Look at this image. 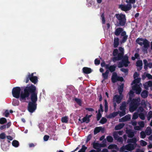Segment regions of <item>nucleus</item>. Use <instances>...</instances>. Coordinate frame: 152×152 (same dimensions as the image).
<instances>
[{"mask_svg":"<svg viewBox=\"0 0 152 152\" xmlns=\"http://www.w3.org/2000/svg\"><path fill=\"white\" fill-rule=\"evenodd\" d=\"M116 67V65L115 64L110 66L109 69V71H110L111 72H113L115 70Z\"/></svg>","mask_w":152,"mask_h":152,"instance_id":"cd10ccee","label":"nucleus"},{"mask_svg":"<svg viewBox=\"0 0 152 152\" xmlns=\"http://www.w3.org/2000/svg\"><path fill=\"white\" fill-rule=\"evenodd\" d=\"M115 16L118 20V26H124L126 23V18L125 15L122 13L116 14Z\"/></svg>","mask_w":152,"mask_h":152,"instance_id":"39448f33","label":"nucleus"},{"mask_svg":"<svg viewBox=\"0 0 152 152\" xmlns=\"http://www.w3.org/2000/svg\"><path fill=\"white\" fill-rule=\"evenodd\" d=\"M75 100L76 101L77 103L80 106H81L82 104V102L81 100L77 98H75Z\"/></svg>","mask_w":152,"mask_h":152,"instance_id":"09e8293b","label":"nucleus"},{"mask_svg":"<svg viewBox=\"0 0 152 152\" xmlns=\"http://www.w3.org/2000/svg\"><path fill=\"white\" fill-rule=\"evenodd\" d=\"M131 119L130 115H126L124 117L121 118V121L122 122H125Z\"/></svg>","mask_w":152,"mask_h":152,"instance_id":"b1692460","label":"nucleus"},{"mask_svg":"<svg viewBox=\"0 0 152 152\" xmlns=\"http://www.w3.org/2000/svg\"><path fill=\"white\" fill-rule=\"evenodd\" d=\"M12 144L13 146L15 147H18L19 145V143L18 141L15 140L13 141Z\"/></svg>","mask_w":152,"mask_h":152,"instance_id":"f704fd0d","label":"nucleus"},{"mask_svg":"<svg viewBox=\"0 0 152 152\" xmlns=\"http://www.w3.org/2000/svg\"><path fill=\"white\" fill-rule=\"evenodd\" d=\"M119 53L118 50L117 49H115L113 51V55L114 57H116L118 55Z\"/></svg>","mask_w":152,"mask_h":152,"instance_id":"79ce46f5","label":"nucleus"},{"mask_svg":"<svg viewBox=\"0 0 152 152\" xmlns=\"http://www.w3.org/2000/svg\"><path fill=\"white\" fill-rule=\"evenodd\" d=\"M83 72L86 74H88L91 73L92 72L91 69L87 67H84L83 68Z\"/></svg>","mask_w":152,"mask_h":152,"instance_id":"dca6fc26","label":"nucleus"},{"mask_svg":"<svg viewBox=\"0 0 152 152\" xmlns=\"http://www.w3.org/2000/svg\"><path fill=\"white\" fill-rule=\"evenodd\" d=\"M139 116L140 118L142 120H144L145 119V116L143 113H140L139 114Z\"/></svg>","mask_w":152,"mask_h":152,"instance_id":"8fccbe9b","label":"nucleus"},{"mask_svg":"<svg viewBox=\"0 0 152 152\" xmlns=\"http://www.w3.org/2000/svg\"><path fill=\"white\" fill-rule=\"evenodd\" d=\"M7 122V119L4 118H0V124H3L6 123Z\"/></svg>","mask_w":152,"mask_h":152,"instance_id":"58836bf2","label":"nucleus"},{"mask_svg":"<svg viewBox=\"0 0 152 152\" xmlns=\"http://www.w3.org/2000/svg\"><path fill=\"white\" fill-rule=\"evenodd\" d=\"M92 137V135L91 134H89L88 136L86 141V143H87L91 139Z\"/></svg>","mask_w":152,"mask_h":152,"instance_id":"052dcab7","label":"nucleus"},{"mask_svg":"<svg viewBox=\"0 0 152 152\" xmlns=\"http://www.w3.org/2000/svg\"><path fill=\"white\" fill-rule=\"evenodd\" d=\"M37 93L36 87L31 86V87H27L24 90V92L21 94V101L26 102V100L30 99L31 100V101L28 102L27 106V110L30 113H33L37 109Z\"/></svg>","mask_w":152,"mask_h":152,"instance_id":"f257e3e1","label":"nucleus"},{"mask_svg":"<svg viewBox=\"0 0 152 152\" xmlns=\"http://www.w3.org/2000/svg\"><path fill=\"white\" fill-rule=\"evenodd\" d=\"M141 104L142 105L146 106V102L144 99H142L141 102Z\"/></svg>","mask_w":152,"mask_h":152,"instance_id":"774afa93","label":"nucleus"},{"mask_svg":"<svg viewBox=\"0 0 152 152\" xmlns=\"http://www.w3.org/2000/svg\"><path fill=\"white\" fill-rule=\"evenodd\" d=\"M128 134V136L129 138H132L134 136V133L131 130H129L126 132Z\"/></svg>","mask_w":152,"mask_h":152,"instance_id":"a878e982","label":"nucleus"},{"mask_svg":"<svg viewBox=\"0 0 152 152\" xmlns=\"http://www.w3.org/2000/svg\"><path fill=\"white\" fill-rule=\"evenodd\" d=\"M120 70L122 72L125 73L126 74H127L128 73V70L127 69L122 68L120 69Z\"/></svg>","mask_w":152,"mask_h":152,"instance_id":"bf43d9fd","label":"nucleus"},{"mask_svg":"<svg viewBox=\"0 0 152 152\" xmlns=\"http://www.w3.org/2000/svg\"><path fill=\"white\" fill-rule=\"evenodd\" d=\"M32 83L36 84L38 82V78L37 76H34L30 78L29 79Z\"/></svg>","mask_w":152,"mask_h":152,"instance_id":"5701e85b","label":"nucleus"},{"mask_svg":"<svg viewBox=\"0 0 152 152\" xmlns=\"http://www.w3.org/2000/svg\"><path fill=\"white\" fill-rule=\"evenodd\" d=\"M136 66L137 67H139V69H137L138 70H140L142 69V62L141 60H138L136 62Z\"/></svg>","mask_w":152,"mask_h":152,"instance_id":"2eb2a0df","label":"nucleus"},{"mask_svg":"<svg viewBox=\"0 0 152 152\" xmlns=\"http://www.w3.org/2000/svg\"><path fill=\"white\" fill-rule=\"evenodd\" d=\"M19 101L15 99H13L12 100V104L14 106H15L18 105L19 104Z\"/></svg>","mask_w":152,"mask_h":152,"instance_id":"e433bc0d","label":"nucleus"},{"mask_svg":"<svg viewBox=\"0 0 152 152\" xmlns=\"http://www.w3.org/2000/svg\"><path fill=\"white\" fill-rule=\"evenodd\" d=\"M123 30V29L121 28H118L115 30V34L116 36H118L124 31Z\"/></svg>","mask_w":152,"mask_h":152,"instance_id":"f3484780","label":"nucleus"},{"mask_svg":"<svg viewBox=\"0 0 152 152\" xmlns=\"http://www.w3.org/2000/svg\"><path fill=\"white\" fill-rule=\"evenodd\" d=\"M126 150V148L125 146H123L121 147L120 149V151L121 152H124L125 151V150Z\"/></svg>","mask_w":152,"mask_h":152,"instance_id":"0e129e2a","label":"nucleus"},{"mask_svg":"<svg viewBox=\"0 0 152 152\" xmlns=\"http://www.w3.org/2000/svg\"><path fill=\"white\" fill-rule=\"evenodd\" d=\"M104 111L106 112L108 110V103L107 100L106 99L104 100Z\"/></svg>","mask_w":152,"mask_h":152,"instance_id":"c9c22d12","label":"nucleus"},{"mask_svg":"<svg viewBox=\"0 0 152 152\" xmlns=\"http://www.w3.org/2000/svg\"><path fill=\"white\" fill-rule=\"evenodd\" d=\"M136 41L137 43L140 46L143 45L142 51L145 53H147L148 49L150 46L149 42L148 40L146 39L138 38L137 39Z\"/></svg>","mask_w":152,"mask_h":152,"instance_id":"f03ea898","label":"nucleus"},{"mask_svg":"<svg viewBox=\"0 0 152 152\" xmlns=\"http://www.w3.org/2000/svg\"><path fill=\"white\" fill-rule=\"evenodd\" d=\"M34 73H32L31 74H30V73H28L27 76L26 77V83H27L28 82L29 79H30V78L34 77Z\"/></svg>","mask_w":152,"mask_h":152,"instance_id":"bb28decb","label":"nucleus"},{"mask_svg":"<svg viewBox=\"0 0 152 152\" xmlns=\"http://www.w3.org/2000/svg\"><path fill=\"white\" fill-rule=\"evenodd\" d=\"M119 39L118 38H114L113 42V47L114 48H116L119 44Z\"/></svg>","mask_w":152,"mask_h":152,"instance_id":"6ab92c4d","label":"nucleus"},{"mask_svg":"<svg viewBox=\"0 0 152 152\" xmlns=\"http://www.w3.org/2000/svg\"><path fill=\"white\" fill-rule=\"evenodd\" d=\"M144 110L143 108L142 107H139L137 111L138 112H140V113H142Z\"/></svg>","mask_w":152,"mask_h":152,"instance_id":"680f3d73","label":"nucleus"},{"mask_svg":"<svg viewBox=\"0 0 152 152\" xmlns=\"http://www.w3.org/2000/svg\"><path fill=\"white\" fill-rule=\"evenodd\" d=\"M124 86L123 84L121 85L118 88V92L120 95H121L123 92V90Z\"/></svg>","mask_w":152,"mask_h":152,"instance_id":"37998d69","label":"nucleus"},{"mask_svg":"<svg viewBox=\"0 0 152 152\" xmlns=\"http://www.w3.org/2000/svg\"><path fill=\"white\" fill-rule=\"evenodd\" d=\"M102 129L103 130V128H102L101 126L97 127L95 128L94 130V134H96Z\"/></svg>","mask_w":152,"mask_h":152,"instance_id":"aec40b11","label":"nucleus"},{"mask_svg":"<svg viewBox=\"0 0 152 152\" xmlns=\"http://www.w3.org/2000/svg\"><path fill=\"white\" fill-rule=\"evenodd\" d=\"M102 116L101 114L100 113L99 111V112H98V113L96 115V119L97 121H98L100 120L102 117Z\"/></svg>","mask_w":152,"mask_h":152,"instance_id":"3c124183","label":"nucleus"},{"mask_svg":"<svg viewBox=\"0 0 152 152\" xmlns=\"http://www.w3.org/2000/svg\"><path fill=\"white\" fill-rule=\"evenodd\" d=\"M145 132L147 135H150L152 132V130L151 127H148L146 128Z\"/></svg>","mask_w":152,"mask_h":152,"instance_id":"72a5a7b5","label":"nucleus"},{"mask_svg":"<svg viewBox=\"0 0 152 152\" xmlns=\"http://www.w3.org/2000/svg\"><path fill=\"white\" fill-rule=\"evenodd\" d=\"M35 86L33 84H31L30 86H27L26 87H24L23 88V91H22L20 93L21 91V88L20 87H14L12 91V94L13 96L17 99H18L20 97V96L21 95V94L22 93H23L24 92V90L26 89L27 87H31V86Z\"/></svg>","mask_w":152,"mask_h":152,"instance_id":"7ed1b4c3","label":"nucleus"},{"mask_svg":"<svg viewBox=\"0 0 152 152\" xmlns=\"http://www.w3.org/2000/svg\"><path fill=\"white\" fill-rule=\"evenodd\" d=\"M87 149V147H86L84 145H83L82 146V148L78 151V152H85Z\"/></svg>","mask_w":152,"mask_h":152,"instance_id":"de8ad7c7","label":"nucleus"},{"mask_svg":"<svg viewBox=\"0 0 152 152\" xmlns=\"http://www.w3.org/2000/svg\"><path fill=\"white\" fill-rule=\"evenodd\" d=\"M107 119L104 117H102L99 121V123L102 124H104L107 122Z\"/></svg>","mask_w":152,"mask_h":152,"instance_id":"ea45409f","label":"nucleus"},{"mask_svg":"<svg viewBox=\"0 0 152 152\" xmlns=\"http://www.w3.org/2000/svg\"><path fill=\"white\" fill-rule=\"evenodd\" d=\"M118 49L120 52L119 53L118 56L117 57H114L112 58V61L114 62H115L116 61L121 60L124 57V48L121 47H120Z\"/></svg>","mask_w":152,"mask_h":152,"instance_id":"0eeeda50","label":"nucleus"},{"mask_svg":"<svg viewBox=\"0 0 152 152\" xmlns=\"http://www.w3.org/2000/svg\"><path fill=\"white\" fill-rule=\"evenodd\" d=\"M6 138V135L3 132L0 134V139H4Z\"/></svg>","mask_w":152,"mask_h":152,"instance_id":"4d7b16f0","label":"nucleus"},{"mask_svg":"<svg viewBox=\"0 0 152 152\" xmlns=\"http://www.w3.org/2000/svg\"><path fill=\"white\" fill-rule=\"evenodd\" d=\"M143 63L144 64V68L145 70L147 69V66L148 64V61L146 59H144L143 60Z\"/></svg>","mask_w":152,"mask_h":152,"instance_id":"a18cd8bd","label":"nucleus"},{"mask_svg":"<svg viewBox=\"0 0 152 152\" xmlns=\"http://www.w3.org/2000/svg\"><path fill=\"white\" fill-rule=\"evenodd\" d=\"M147 144V142L142 140L140 141V145L141 146H146Z\"/></svg>","mask_w":152,"mask_h":152,"instance_id":"5fc2aeb1","label":"nucleus"},{"mask_svg":"<svg viewBox=\"0 0 152 152\" xmlns=\"http://www.w3.org/2000/svg\"><path fill=\"white\" fill-rule=\"evenodd\" d=\"M108 148L109 149H115L117 150L118 149L117 145L114 144H110L109 145L108 147Z\"/></svg>","mask_w":152,"mask_h":152,"instance_id":"c85d7f7f","label":"nucleus"},{"mask_svg":"<svg viewBox=\"0 0 152 152\" xmlns=\"http://www.w3.org/2000/svg\"><path fill=\"white\" fill-rule=\"evenodd\" d=\"M124 125L125 124L124 123L119 124L118 125H117L115 126V130L120 129L124 127Z\"/></svg>","mask_w":152,"mask_h":152,"instance_id":"4be33fe9","label":"nucleus"},{"mask_svg":"<svg viewBox=\"0 0 152 152\" xmlns=\"http://www.w3.org/2000/svg\"><path fill=\"white\" fill-rule=\"evenodd\" d=\"M145 88L146 89H147L148 87H151V88L152 87V82L151 81H149L145 84L144 85Z\"/></svg>","mask_w":152,"mask_h":152,"instance_id":"c756f323","label":"nucleus"},{"mask_svg":"<svg viewBox=\"0 0 152 152\" xmlns=\"http://www.w3.org/2000/svg\"><path fill=\"white\" fill-rule=\"evenodd\" d=\"M138 124H139L140 126V127L141 128L145 126V124L143 121L139 122Z\"/></svg>","mask_w":152,"mask_h":152,"instance_id":"e2e57ef3","label":"nucleus"},{"mask_svg":"<svg viewBox=\"0 0 152 152\" xmlns=\"http://www.w3.org/2000/svg\"><path fill=\"white\" fill-rule=\"evenodd\" d=\"M132 88L133 90L135 91L136 94H140L141 91V88L139 85L135 84L132 86Z\"/></svg>","mask_w":152,"mask_h":152,"instance_id":"1a4fd4ad","label":"nucleus"},{"mask_svg":"<svg viewBox=\"0 0 152 152\" xmlns=\"http://www.w3.org/2000/svg\"><path fill=\"white\" fill-rule=\"evenodd\" d=\"M122 99V97L120 96L116 95L113 96V102H115L118 104L121 102Z\"/></svg>","mask_w":152,"mask_h":152,"instance_id":"f8f14e48","label":"nucleus"},{"mask_svg":"<svg viewBox=\"0 0 152 152\" xmlns=\"http://www.w3.org/2000/svg\"><path fill=\"white\" fill-rule=\"evenodd\" d=\"M138 116L139 114H138L136 112L134 113L133 115L132 119L134 120L138 118Z\"/></svg>","mask_w":152,"mask_h":152,"instance_id":"603ef678","label":"nucleus"},{"mask_svg":"<svg viewBox=\"0 0 152 152\" xmlns=\"http://www.w3.org/2000/svg\"><path fill=\"white\" fill-rule=\"evenodd\" d=\"M105 144H99L97 142H94L93 143V148L95 149L98 150V149H100L98 147H105Z\"/></svg>","mask_w":152,"mask_h":152,"instance_id":"ddd939ff","label":"nucleus"},{"mask_svg":"<svg viewBox=\"0 0 152 152\" xmlns=\"http://www.w3.org/2000/svg\"><path fill=\"white\" fill-rule=\"evenodd\" d=\"M100 107H99V110H98V112H99V111H100V112H103V111H104V110L103 109V106H102V104H100Z\"/></svg>","mask_w":152,"mask_h":152,"instance_id":"69168bd1","label":"nucleus"},{"mask_svg":"<svg viewBox=\"0 0 152 152\" xmlns=\"http://www.w3.org/2000/svg\"><path fill=\"white\" fill-rule=\"evenodd\" d=\"M61 121L62 123H67L68 122V117L67 116H65L62 118Z\"/></svg>","mask_w":152,"mask_h":152,"instance_id":"a19ab883","label":"nucleus"},{"mask_svg":"<svg viewBox=\"0 0 152 152\" xmlns=\"http://www.w3.org/2000/svg\"><path fill=\"white\" fill-rule=\"evenodd\" d=\"M100 63V61L99 60H98L97 58L95 59L94 60V64L95 65H99Z\"/></svg>","mask_w":152,"mask_h":152,"instance_id":"338daca9","label":"nucleus"},{"mask_svg":"<svg viewBox=\"0 0 152 152\" xmlns=\"http://www.w3.org/2000/svg\"><path fill=\"white\" fill-rule=\"evenodd\" d=\"M141 96L143 98H146L148 96V92L146 90L143 91L141 94Z\"/></svg>","mask_w":152,"mask_h":152,"instance_id":"393cba45","label":"nucleus"},{"mask_svg":"<svg viewBox=\"0 0 152 152\" xmlns=\"http://www.w3.org/2000/svg\"><path fill=\"white\" fill-rule=\"evenodd\" d=\"M126 107V104L125 102L122 103L121 105L120 106V109L121 110H125Z\"/></svg>","mask_w":152,"mask_h":152,"instance_id":"7c9ffc66","label":"nucleus"},{"mask_svg":"<svg viewBox=\"0 0 152 152\" xmlns=\"http://www.w3.org/2000/svg\"><path fill=\"white\" fill-rule=\"evenodd\" d=\"M140 137L142 138L143 139L146 137V133H145L144 131L141 132L140 133Z\"/></svg>","mask_w":152,"mask_h":152,"instance_id":"864d4df0","label":"nucleus"},{"mask_svg":"<svg viewBox=\"0 0 152 152\" xmlns=\"http://www.w3.org/2000/svg\"><path fill=\"white\" fill-rule=\"evenodd\" d=\"M121 62H120L118 64V68H120L123 66L126 67H127L129 64L130 63L129 61L128 57L126 55L124 56V57L121 59Z\"/></svg>","mask_w":152,"mask_h":152,"instance_id":"423d86ee","label":"nucleus"},{"mask_svg":"<svg viewBox=\"0 0 152 152\" xmlns=\"http://www.w3.org/2000/svg\"><path fill=\"white\" fill-rule=\"evenodd\" d=\"M118 113L119 112H114L110 114L109 115V117L110 118H114L116 116Z\"/></svg>","mask_w":152,"mask_h":152,"instance_id":"2f4dec72","label":"nucleus"},{"mask_svg":"<svg viewBox=\"0 0 152 152\" xmlns=\"http://www.w3.org/2000/svg\"><path fill=\"white\" fill-rule=\"evenodd\" d=\"M118 77L117 74L115 72L113 73L111 77V80L113 83H115L117 81V79Z\"/></svg>","mask_w":152,"mask_h":152,"instance_id":"4468645a","label":"nucleus"},{"mask_svg":"<svg viewBox=\"0 0 152 152\" xmlns=\"http://www.w3.org/2000/svg\"><path fill=\"white\" fill-rule=\"evenodd\" d=\"M119 8L122 10L126 12L130 10L132 8V6L131 4H128L126 5L121 4L119 5Z\"/></svg>","mask_w":152,"mask_h":152,"instance_id":"6e6552de","label":"nucleus"},{"mask_svg":"<svg viewBox=\"0 0 152 152\" xmlns=\"http://www.w3.org/2000/svg\"><path fill=\"white\" fill-rule=\"evenodd\" d=\"M152 118V111H150L148 114V120H150V119L151 118Z\"/></svg>","mask_w":152,"mask_h":152,"instance_id":"13d9d810","label":"nucleus"},{"mask_svg":"<svg viewBox=\"0 0 152 152\" xmlns=\"http://www.w3.org/2000/svg\"><path fill=\"white\" fill-rule=\"evenodd\" d=\"M88 115H86L85 117H84L82 119L83 122H85L87 121L86 123H88L90 121V119H89L87 117Z\"/></svg>","mask_w":152,"mask_h":152,"instance_id":"4c0bfd02","label":"nucleus"},{"mask_svg":"<svg viewBox=\"0 0 152 152\" xmlns=\"http://www.w3.org/2000/svg\"><path fill=\"white\" fill-rule=\"evenodd\" d=\"M107 140L108 142H113V138L112 137L110 136H108L106 137Z\"/></svg>","mask_w":152,"mask_h":152,"instance_id":"49530a36","label":"nucleus"},{"mask_svg":"<svg viewBox=\"0 0 152 152\" xmlns=\"http://www.w3.org/2000/svg\"><path fill=\"white\" fill-rule=\"evenodd\" d=\"M121 36L123 37L121 41L122 43L125 42L127 40L128 36L126 35V33L125 31H123L121 34Z\"/></svg>","mask_w":152,"mask_h":152,"instance_id":"9b49d317","label":"nucleus"},{"mask_svg":"<svg viewBox=\"0 0 152 152\" xmlns=\"http://www.w3.org/2000/svg\"><path fill=\"white\" fill-rule=\"evenodd\" d=\"M137 141V139L135 137H134L132 139H128L127 141L128 143H134L133 144L136 145V142Z\"/></svg>","mask_w":152,"mask_h":152,"instance_id":"412c9836","label":"nucleus"},{"mask_svg":"<svg viewBox=\"0 0 152 152\" xmlns=\"http://www.w3.org/2000/svg\"><path fill=\"white\" fill-rule=\"evenodd\" d=\"M136 145L132 143H129L125 145L126 150L128 151H131L134 149L136 147Z\"/></svg>","mask_w":152,"mask_h":152,"instance_id":"9d476101","label":"nucleus"},{"mask_svg":"<svg viewBox=\"0 0 152 152\" xmlns=\"http://www.w3.org/2000/svg\"><path fill=\"white\" fill-rule=\"evenodd\" d=\"M140 99H133L129 104V110L130 112L134 111L140 104Z\"/></svg>","mask_w":152,"mask_h":152,"instance_id":"20e7f679","label":"nucleus"},{"mask_svg":"<svg viewBox=\"0 0 152 152\" xmlns=\"http://www.w3.org/2000/svg\"><path fill=\"white\" fill-rule=\"evenodd\" d=\"M119 113V115L120 117L123 116L124 115L126 114V110L122 111H118Z\"/></svg>","mask_w":152,"mask_h":152,"instance_id":"6e6d98bb","label":"nucleus"},{"mask_svg":"<svg viewBox=\"0 0 152 152\" xmlns=\"http://www.w3.org/2000/svg\"><path fill=\"white\" fill-rule=\"evenodd\" d=\"M134 61L136 59H140V56L138 53H136L134 55V56H132L131 58Z\"/></svg>","mask_w":152,"mask_h":152,"instance_id":"473e14b6","label":"nucleus"},{"mask_svg":"<svg viewBox=\"0 0 152 152\" xmlns=\"http://www.w3.org/2000/svg\"><path fill=\"white\" fill-rule=\"evenodd\" d=\"M109 72V70H107L104 73H102V76L103 78V80L102 81V82H103V81L107 79Z\"/></svg>","mask_w":152,"mask_h":152,"instance_id":"a211bd4d","label":"nucleus"},{"mask_svg":"<svg viewBox=\"0 0 152 152\" xmlns=\"http://www.w3.org/2000/svg\"><path fill=\"white\" fill-rule=\"evenodd\" d=\"M140 81V79L139 78H135L132 82V84H135L139 83Z\"/></svg>","mask_w":152,"mask_h":152,"instance_id":"c03bdc74","label":"nucleus"}]
</instances>
